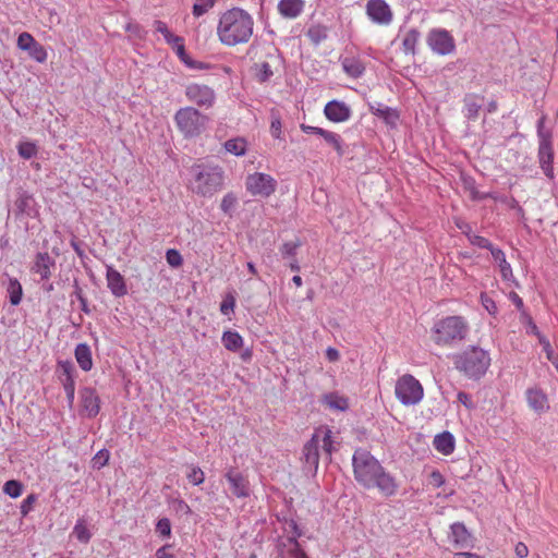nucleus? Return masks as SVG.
<instances>
[{
  "label": "nucleus",
  "mask_w": 558,
  "mask_h": 558,
  "mask_svg": "<svg viewBox=\"0 0 558 558\" xmlns=\"http://www.w3.org/2000/svg\"><path fill=\"white\" fill-rule=\"evenodd\" d=\"M355 481L366 489L376 488L383 496L396 495L399 485L380 462L365 449L355 450L352 457Z\"/></svg>",
  "instance_id": "f257e3e1"
},
{
  "label": "nucleus",
  "mask_w": 558,
  "mask_h": 558,
  "mask_svg": "<svg viewBox=\"0 0 558 558\" xmlns=\"http://www.w3.org/2000/svg\"><path fill=\"white\" fill-rule=\"evenodd\" d=\"M253 29L252 15L241 8H232L220 15L217 35L223 45L233 47L247 43L253 35Z\"/></svg>",
  "instance_id": "f03ea898"
},
{
  "label": "nucleus",
  "mask_w": 558,
  "mask_h": 558,
  "mask_svg": "<svg viewBox=\"0 0 558 558\" xmlns=\"http://www.w3.org/2000/svg\"><path fill=\"white\" fill-rule=\"evenodd\" d=\"M225 173L219 166L198 163L191 168L187 187L202 197H211L223 186Z\"/></svg>",
  "instance_id": "7ed1b4c3"
},
{
  "label": "nucleus",
  "mask_w": 558,
  "mask_h": 558,
  "mask_svg": "<svg viewBox=\"0 0 558 558\" xmlns=\"http://www.w3.org/2000/svg\"><path fill=\"white\" fill-rule=\"evenodd\" d=\"M333 450L331 430L327 427H319L312 438L304 445L302 459L308 472L315 474L318 469L320 454L330 460Z\"/></svg>",
  "instance_id": "20e7f679"
},
{
  "label": "nucleus",
  "mask_w": 558,
  "mask_h": 558,
  "mask_svg": "<svg viewBox=\"0 0 558 558\" xmlns=\"http://www.w3.org/2000/svg\"><path fill=\"white\" fill-rule=\"evenodd\" d=\"M490 364L489 355L483 349L472 347L454 357L457 369L470 378L483 376Z\"/></svg>",
  "instance_id": "39448f33"
},
{
  "label": "nucleus",
  "mask_w": 558,
  "mask_h": 558,
  "mask_svg": "<svg viewBox=\"0 0 558 558\" xmlns=\"http://www.w3.org/2000/svg\"><path fill=\"white\" fill-rule=\"evenodd\" d=\"M468 333V325L460 316L446 317L434 326V341L440 345H449L461 341Z\"/></svg>",
  "instance_id": "423d86ee"
},
{
  "label": "nucleus",
  "mask_w": 558,
  "mask_h": 558,
  "mask_svg": "<svg viewBox=\"0 0 558 558\" xmlns=\"http://www.w3.org/2000/svg\"><path fill=\"white\" fill-rule=\"evenodd\" d=\"M395 395L403 405H415L422 401L424 389L414 376L405 374L398 378Z\"/></svg>",
  "instance_id": "0eeeda50"
},
{
  "label": "nucleus",
  "mask_w": 558,
  "mask_h": 558,
  "mask_svg": "<svg viewBox=\"0 0 558 558\" xmlns=\"http://www.w3.org/2000/svg\"><path fill=\"white\" fill-rule=\"evenodd\" d=\"M175 123L185 136L198 135L205 117L193 107L181 108L174 116Z\"/></svg>",
  "instance_id": "6e6552de"
},
{
  "label": "nucleus",
  "mask_w": 558,
  "mask_h": 558,
  "mask_svg": "<svg viewBox=\"0 0 558 558\" xmlns=\"http://www.w3.org/2000/svg\"><path fill=\"white\" fill-rule=\"evenodd\" d=\"M245 187L252 196L269 197L277 189V181L270 174L255 172L246 177Z\"/></svg>",
  "instance_id": "1a4fd4ad"
},
{
  "label": "nucleus",
  "mask_w": 558,
  "mask_h": 558,
  "mask_svg": "<svg viewBox=\"0 0 558 558\" xmlns=\"http://www.w3.org/2000/svg\"><path fill=\"white\" fill-rule=\"evenodd\" d=\"M426 41L432 51L439 56H448L456 50L453 37L448 31L442 28L432 29Z\"/></svg>",
  "instance_id": "9d476101"
},
{
  "label": "nucleus",
  "mask_w": 558,
  "mask_h": 558,
  "mask_svg": "<svg viewBox=\"0 0 558 558\" xmlns=\"http://www.w3.org/2000/svg\"><path fill=\"white\" fill-rule=\"evenodd\" d=\"M185 96L189 101L204 108H209L215 102V92L211 87L192 83L185 87Z\"/></svg>",
  "instance_id": "9b49d317"
},
{
  "label": "nucleus",
  "mask_w": 558,
  "mask_h": 558,
  "mask_svg": "<svg viewBox=\"0 0 558 558\" xmlns=\"http://www.w3.org/2000/svg\"><path fill=\"white\" fill-rule=\"evenodd\" d=\"M17 48L26 51L28 56L39 63H44L47 60V51L43 45L35 40L32 34L22 33L17 37Z\"/></svg>",
  "instance_id": "f8f14e48"
},
{
  "label": "nucleus",
  "mask_w": 558,
  "mask_h": 558,
  "mask_svg": "<svg viewBox=\"0 0 558 558\" xmlns=\"http://www.w3.org/2000/svg\"><path fill=\"white\" fill-rule=\"evenodd\" d=\"M366 14L369 20L379 25H389L392 21V11L385 0H368Z\"/></svg>",
  "instance_id": "ddd939ff"
},
{
  "label": "nucleus",
  "mask_w": 558,
  "mask_h": 558,
  "mask_svg": "<svg viewBox=\"0 0 558 558\" xmlns=\"http://www.w3.org/2000/svg\"><path fill=\"white\" fill-rule=\"evenodd\" d=\"M225 478L229 484V489L231 494L238 498H246L250 496V483L248 480L239 471L233 468H230L226 474Z\"/></svg>",
  "instance_id": "4468645a"
},
{
  "label": "nucleus",
  "mask_w": 558,
  "mask_h": 558,
  "mask_svg": "<svg viewBox=\"0 0 558 558\" xmlns=\"http://www.w3.org/2000/svg\"><path fill=\"white\" fill-rule=\"evenodd\" d=\"M326 118L336 123L348 121L351 117V108L343 101L330 100L324 108Z\"/></svg>",
  "instance_id": "2eb2a0df"
},
{
  "label": "nucleus",
  "mask_w": 558,
  "mask_h": 558,
  "mask_svg": "<svg viewBox=\"0 0 558 558\" xmlns=\"http://www.w3.org/2000/svg\"><path fill=\"white\" fill-rule=\"evenodd\" d=\"M82 410L88 417H94L99 413L100 401L96 391L92 388H84L81 391Z\"/></svg>",
  "instance_id": "dca6fc26"
},
{
  "label": "nucleus",
  "mask_w": 558,
  "mask_h": 558,
  "mask_svg": "<svg viewBox=\"0 0 558 558\" xmlns=\"http://www.w3.org/2000/svg\"><path fill=\"white\" fill-rule=\"evenodd\" d=\"M538 160L544 174L549 179H554V148L551 142H541L538 148Z\"/></svg>",
  "instance_id": "f3484780"
},
{
  "label": "nucleus",
  "mask_w": 558,
  "mask_h": 558,
  "mask_svg": "<svg viewBox=\"0 0 558 558\" xmlns=\"http://www.w3.org/2000/svg\"><path fill=\"white\" fill-rule=\"evenodd\" d=\"M369 110L373 114L381 119L390 128H395L399 121L398 111L381 102L375 101L369 104Z\"/></svg>",
  "instance_id": "a211bd4d"
},
{
  "label": "nucleus",
  "mask_w": 558,
  "mask_h": 558,
  "mask_svg": "<svg viewBox=\"0 0 558 558\" xmlns=\"http://www.w3.org/2000/svg\"><path fill=\"white\" fill-rule=\"evenodd\" d=\"M106 278H107V286L114 296L121 298L128 293V289H126V284H125L123 276L118 270H116L113 267H111V266L107 267Z\"/></svg>",
  "instance_id": "6ab92c4d"
},
{
  "label": "nucleus",
  "mask_w": 558,
  "mask_h": 558,
  "mask_svg": "<svg viewBox=\"0 0 558 558\" xmlns=\"http://www.w3.org/2000/svg\"><path fill=\"white\" fill-rule=\"evenodd\" d=\"M526 401L529 407L537 413H543L549 409L547 396L539 388L527 389Z\"/></svg>",
  "instance_id": "aec40b11"
},
{
  "label": "nucleus",
  "mask_w": 558,
  "mask_h": 558,
  "mask_svg": "<svg viewBox=\"0 0 558 558\" xmlns=\"http://www.w3.org/2000/svg\"><path fill=\"white\" fill-rule=\"evenodd\" d=\"M304 5L303 0H280L277 8L282 17L293 20L301 15Z\"/></svg>",
  "instance_id": "412c9836"
},
{
  "label": "nucleus",
  "mask_w": 558,
  "mask_h": 558,
  "mask_svg": "<svg viewBox=\"0 0 558 558\" xmlns=\"http://www.w3.org/2000/svg\"><path fill=\"white\" fill-rule=\"evenodd\" d=\"M54 266V260L48 253H38L35 257L32 270L38 274L43 280L50 278L51 268Z\"/></svg>",
  "instance_id": "4be33fe9"
},
{
  "label": "nucleus",
  "mask_w": 558,
  "mask_h": 558,
  "mask_svg": "<svg viewBox=\"0 0 558 558\" xmlns=\"http://www.w3.org/2000/svg\"><path fill=\"white\" fill-rule=\"evenodd\" d=\"M340 62L344 73L352 78L361 77L365 71L364 63L356 57H344L340 59Z\"/></svg>",
  "instance_id": "5701e85b"
},
{
  "label": "nucleus",
  "mask_w": 558,
  "mask_h": 558,
  "mask_svg": "<svg viewBox=\"0 0 558 558\" xmlns=\"http://www.w3.org/2000/svg\"><path fill=\"white\" fill-rule=\"evenodd\" d=\"M449 538L457 547H468L470 543V533L463 523L456 522L450 526Z\"/></svg>",
  "instance_id": "b1692460"
},
{
  "label": "nucleus",
  "mask_w": 558,
  "mask_h": 558,
  "mask_svg": "<svg viewBox=\"0 0 558 558\" xmlns=\"http://www.w3.org/2000/svg\"><path fill=\"white\" fill-rule=\"evenodd\" d=\"M323 404L332 411H347L349 409V399L339 392H329L324 395Z\"/></svg>",
  "instance_id": "393cba45"
},
{
  "label": "nucleus",
  "mask_w": 558,
  "mask_h": 558,
  "mask_svg": "<svg viewBox=\"0 0 558 558\" xmlns=\"http://www.w3.org/2000/svg\"><path fill=\"white\" fill-rule=\"evenodd\" d=\"M463 114L469 120H475L483 106V98L477 95H466L464 97Z\"/></svg>",
  "instance_id": "a878e982"
},
{
  "label": "nucleus",
  "mask_w": 558,
  "mask_h": 558,
  "mask_svg": "<svg viewBox=\"0 0 558 558\" xmlns=\"http://www.w3.org/2000/svg\"><path fill=\"white\" fill-rule=\"evenodd\" d=\"M75 359L80 367L88 372L93 367V359L90 348L86 343H80L75 348Z\"/></svg>",
  "instance_id": "bb28decb"
},
{
  "label": "nucleus",
  "mask_w": 558,
  "mask_h": 558,
  "mask_svg": "<svg viewBox=\"0 0 558 558\" xmlns=\"http://www.w3.org/2000/svg\"><path fill=\"white\" fill-rule=\"evenodd\" d=\"M434 447L440 453L448 456L454 450V438L450 433L444 432L435 437Z\"/></svg>",
  "instance_id": "cd10ccee"
},
{
  "label": "nucleus",
  "mask_w": 558,
  "mask_h": 558,
  "mask_svg": "<svg viewBox=\"0 0 558 558\" xmlns=\"http://www.w3.org/2000/svg\"><path fill=\"white\" fill-rule=\"evenodd\" d=\"M492 256L494 260L498 264L501 276L505 280H510L512 278V268L510 264L506 259L505 253L500 248H492Z\"/></svg>",
  "instance_id": "c85d7f7f"
},
{
  "label": "nucleus",
  "mask_w": 558,
  "mask_h": 558,
  "mask_svg": "<svg viewBox=\"0 0 558 558\" xmlns=\"http://www.w3.org/2000/svg\"><path fill=\"white\" fill-rule=\"evenodd\" d=\"M221 341L225 348L232 352H236L243 347V338L236 331H225Z\"/></svg>",
  "instance_id": "c756f323"
},
{
  "label": "nucleus",
  "mask_w": 558,
  "mask_h": 558,
  "mask_svg": "<svg viewBox=\"0 0 558 558\" xmlns=\"http://www.w3.org/2000/svg\"><path fill=\"white\" fill-rule=\"evenodd\" d=\"M7 292L9 294L10 303L12 305H19L21 303L23 289L17 279L9 278Z\"/></svg>",
  "instance_id": "7c9ffc66"
},
{
  "label": "nucleus",
  "mask_w": 558,
  "mask_h": 558,
  "mask_svg": "<svg viewBox=\"0 0 558 558\" xmlns=\"http://www.w3.org/2000/svg\"><path fill=\"white\" fill-rule=\"evenodd\" d=\"M306 36L314 45H319L327 38L328 29L326 26L320 24L312 25L307 29Z\"/></svg>",
  "instance_id": "2f4dec72"
},
{
  "label": "nucleus",
  "mask_w": 558,
  "mask_h": 558,
  "mask_svg": "<svg viewBox=\"0 0 558 558\" xmlns=\"http://www.w3.org/2000/svg\"><path fill=\"white\" fill-rule=\"evenodd\" d=\"M420 39V32L412 28L410 29L402 39V48L405 53L413 54L415 52L416 44Z\"/></svg>",
  "instance_id": "473e14b6"
},
{
  "label": "nucleus",
  "mask_w": 558,
  "mask_h": 558,
  "mask_svg": "<svg viewBox=\"0 0 558 558\" xmlns=\"http://www.w3.org/2000/svg\"><path fill=\"white\" fill-rule=\"evenodd\" d=\"M154 25H155V29L158 33L162 34V36H163L165 40L167 41V44L173 46V45L178 44L179 41H183L182 37L177 36V35L172 34L169 31V28H168V26H167V24L165 22H162V21H155Z\"/></svg>",
  "instance_id": "72a5a7b5"
},
{
  "label": "nucleus",
  "mask_w": 558,
  "mask_h": 558,
  "mask_svg": "<svg viewBox=\"0 0 558 558\" xmlns=\"http://www.w3.org/2000/svg\"><path fill=\"white\" fill-rule=\"evenodd\" d=\"M255 77L259 83H265L274 75L271 65L268 62L254 64Z\"/></svg>",
  "instance_id": "f704fd0d"
},
{
  "label": "nucleus",
  "mask_w": 558,
  "mask_h": 558,
  "mask_svg": "<svg viewBox=\"0 0 558 558\" xmlns=\"http://www.w3.org/2000/svg\"><path fill=\"white\" fill-rule=\"evenodd\" d=\"M539 343L543 347V351L545 352L547 360L550 361L558 373V355L554 352L549 340L543 336H539Z\"/></svg>",
  "instance_id": "c9c22d12"
},
{
  "label": "nucleus",
  "mask_w": 558,
  "mask_h": 558,
  "mask_svg": "<svg viewBox=\"0 0 558 558\" xmlns=\"http://www.w3.org/2000/svg\"><path fill=\"white\" fill-rule=\"evenodd\" d=\"M216 0H196L193 5V15L199 17L207 13L214 5Z\"/></svg>",
  "instance_id": "e433bc0d"
},
{
  "label": "nucleus",
  "mask_w": 558,
  "mask_h": 558,
  "mask_svg": "<svg viewBox=\"0 0 558 558\" xmlns=\"http://www.w3.org/2000/svg\"><path fill=\"white\" fill-rule=\"evenodd\" d=\"M73 534L82 543H88L90 539V533L83 521H77L73 529Z\"/></svg>",
  "instance_id": "4c0bfd02"
},
{
  "label": "nucleus",
  "mask_w": 558,
  "mask_h": 558,
  "mask_svg": "<svg viewBox=\"0 0 558 558\" xmlns=\"http://www.w3.org/2000/svg\"><path fill=\"white\" fill-rule=\"evenodd\" d=\"M186 477L193 485H201L205 481V474L198 466H190L186 472Z\"/></svg>",
  "instance_id": "58836bf2"
},
{
  "label": "nucleus",
  "mask_w": 558,
  "mask_h": 558,
  "mask_svg": "<svg viewBox=\"0 0 558 558\" xmlns=\"http://www.w3.org/2000/svg\"><path fill=\"white\" fill-rule=\"evenodd\" d=\"M64 372L66 374V377L63 381V387H64L69 402L72 403L74 401V395H75V383L69 372V367H65Z\"/></svg>",
  "instance_id": "ea45409f"
},
{
  "label": "nucleus",
  "mask_w": 558,
  "mask_h": 558,
  "mask_svg": "<svg viewBox=\"0 0 558 558\" xmlns=\"http://www.w3.org/2000/svg\"><path fill=\"white\" fill-rule=\"evenodd\" d=\"M236 203L238 199L235 195L232 193H228L222 197L220 208L225 214L231 215L235 208Z\"/></svg>",
  "instance_id": "a19ab883"
},
{
  "label": "nucleus",
  "mask_w": 558,
  "mask_h": 558,
  "mask_svg": "<svg viewBox=\"0 0 558 558\" xmlns=\"http://www.w3.org/2000/svg\"><path fill=\"white\" fill-rule=\"evenodd\" d=\"M3 492L12 498H17L22 494V484L17 481H8L3 486Z\"/></svg>",
  "instance_id": "79ce46f5"
},
{
  "label": "nucleus",
  "mask_w": 558,
  "mask_h": 558,
  "mask_svg": "<svg viewBox=\"0 0 558 558\" xmlns=\"http://www.w3.org/2000/svg\"><path fill=\"white\" fill-rule=\"evenodd\" d=\"M225 149L234 156H242L246 151L245 142H225Z\"/></svg>",
  "instance_id": "37998d69"
},
{
  "label": "nucleus",
  "mask_w": 558,
  "mask_h": 558,
  "mask_svg": "<svg viewBox=\"0 0 558 558\" xmlns=\"http://www.w3.org/2000/svg\"><path fill=\"white\" fill-rule=\"evenodd\" d=\"M465 233H466L468 239H469L471 244L476 245V246L482 247V248H487L490 252H492V248H495L487 239H485V238H483L481 235L471 233V232H466L465 231Z\"/></svg>",
  "instance_id": "c03bdc74"
},
{
  "label": "nucleus",
  "mask_w": 558,
  "mask_h": 558,
  "mask_svg": "<svg viewBox=\"0 0 558 558\" xmlns=\"http://www.w3.org/2000/svg\"><path fill=\"white\" fill-rule=\"evenodd\" d=\"M17 149L19 154L25 159H29L37 151L34 142H20Z\"/></svg>",
  "instance_id": "a18cd8bd"
},
{
  "label": "nucleus",
  "mask_w": 558,
  "mask_h": 558,
  "mask_svg": "<svg viewBox=\"0 0 558 558\" xmlns=\"http://www.w3.org/2000/svg\"><path fill=\"white\" fill-rule=\"evenodd\" d=\"M156 532L163 537H169L171 535V523L169 519H160L156 524Z\"/></svg>",
  "instance_id": "49530a36"
},
{
  "label": "nucleus",
  "mask_w": 558,
  "mask_h": 558,
  "mask_svg": "<svg viewBox=\"0 0 558 558\" xmlns=\"http://www.w3.org/2000/svg\"><path fill=\"white\" fill-rule=\"evenodd\" d=\"M167 262L172 267H179L182 265V256L175 250H168L166 254Z\"/></svg>",
  "instance_id": "de8ad7c7"
},
{
  "label": "nucleus",
  "mask_w": 558,
  "mask_h": 558,
  "mask_svg": "<svg viewBox=\"0 0 558 558\" xmlns=\"http://www.w3.org/2000/svg\"><path fill=\"white\" fill-rule=\"evenodd\" d=\"M108 460H109V452L107 450H100L93 458V463H94L95 468L100 469L107 464Z\"/></svg>",
  "instance_id": "09e8293b"
},
{
  "label": "nucleus",
  "mask_w": 558,
  "mask_h": 558,
  "mask_svg": "<svg viewBox=\"0 0 558 558\" xmlns=\"http://www.w3.org/2000/svg\"><path fill=\"white\" fill-rule=\"evenodd\" d=\"M32 197L25 193L21 194L20 197L16 199V207L19 208V210L21 213H26L31 203H32Z\"/></svg>",
  "instance_id": "8fccbe9b"
},
{
  "label": "nucleus",
  "mask_w": 558,
  "mask_h": 558,
  "mask_svg": "<svg viewBox=\"0 0 558 558\" xmlns=\"http://www.w3.org/2000/svg\"><path fill=\"white\" fill-rule=\"evenodd\" d=\"M298 246L299 244L295 242H286L282 244L280 252L284 257H290L295 255Z\"/></svg>",
  "instance_id": "3c124183"
},
{
  "label": "nucleus",
  "mask_w": 558,
  "mask_h": 558,
  "mask_svg": "<svg viewBox=\"0 0 558 558\" xmlns=\"http://www.w3.org/2000/svg\"><path fill=\"white\" fill-rule=\"evenodd\" d=\"M545 124H546L545 118H541L537 122V133H538L539 140H549L550 138V133L546 129Z\"/></svg>",
  "instance_id": "603ef678"
},
{
  "label": "nucleus",
  "mask_w": 558,
  "mask_h": 558,
  "mask_svg": "<svg viewBox=\"0 0 558 558\" xmlns=\"http://www.w3.org/2000/svg\"><path fill=\"white\" fill-rule=\"evenodd\" d=\"M35 501H36L35 495H29L23 500V502L21 505V512L23 515H26L32 510Z\"/></svg>",
  "instance_id": "864d4df0"
},
{
  "label": "nucleus",
  "mask_w": 558,
  "mask_h": 558,
  "mask_svg": "<svg viewBox=\"0 0 558 558\" xmlns=\"http://www.w3.org/2000/svg\"><path fill=\"white\" fill-rule=\"evenodd\" d=\"M172 48L175 50L178 57L180 58V60L182 62H184L185 60H189V56L185 51V47H184V40L183 41H179L178 44L173 45Z\"/></svg>",
  "instance_id": "5fc2aeb1"
},
{
  "label": "nucleus",
  "mask_w": 558,
  "mask_h": 558,
  "mask_svg": "<svg viewBox=\"0 0 558 558\" xmlns=\"http://www.w3.org/2000/svg\"><path fill=\"white\" fill-rule=\"evenodd\" d=\"M304 131L310 134H318L325 137V140H335L331 134H327L323 129L315 126H303Z\"/></svg>",
  "instance_id": "6e6d98bb"
},
{
  "label": "nucleus",
  "mask_w": 558,
  "mask_h": 558,
  "mask_svg": "<svg viewBox=\"0 0 558 558\" xmlns=\"http://www.w3.org/2000/svg\"><path fill=\"white\" fill-rule=\"evenodd\" d=\"M514 554L518 558H525L529 555V548L524 543L519 542L514 546Z\"/></svg>",
  "instance_id": "4d7b16f0"
},
{
  "label": "nucleus",
  "mask_w": 558,
  "mask_h": 558,
  "mask_svg": "<svg viewBox=\"0 0 558 558\" xmlns=\"http://www.w3.org/2000/svg\"><path fill=\"white\" fill-rule=\"evenodd\" d=\"M429 478L430 484L435 487H440L445 483L444 476L438 471H433Z\"/></svg>",
  "instance_id": "13d9d810"
},
{
  "label": "nucleus",
  "mask_w": 558,
  "mask_h": 558,
  "mask_svg": "<svg viewBox=\"0 0 558 558\" xmlns=\"http://www.w3.org/2000/svg\"><path fill=\"white\" fill-rule=\"evenodd\" d=\"M280 132H281V122H280L279 119H274L271 121V125H270L271 136L275 137V138H279L280 137Z\"/></svg>",
  "instance_id": "bf43d9fd"
},
{
  "label": "nucleus",
  "mask_w": 558,
  "mask_h": 558,
  "mask_svg": "<svg viewBox=\"0 0 558 558\" xmlns=\"http://www.w3.org/2000/svg\"><path fill=\"white\" fill-rule=\"evenodd\" d=\"M458 401L460 403H462L468 409H472L473 408V402L471 400V397L468 393L463 392V391H460L458 393Z\"/></svg>",
  "instance_id": "052dcab7"
},
{
  "label": "nucleus",
  "mask_w": 558,
  "mask_h": 558,
  "mask_svg": "<svg viewBox=\"0 0 558 558\" xmlns=\"http://www.w3.org/2000/svg\"><path fill=\"white\" fill-rule=\"evenodd\" d=\"M233 307H234V301L233 300H230V301L226 300L220 305V312L223 315H228L230 312L233 311Z\"/></svg>",
  "instance_id": "680f3d73"
},
{
  "label": "nucleus",
  "mask_w": 558,
  "mask_h": 558,
  "mask_svg": "<svg viewBox=\"0 0 558 558\" xmlns=\"http://www.w3.org/2000/svg\"><path fill=\"white\" fill-rule=\"evenodd\" d=\"M170 545H165L157 549L156 551V558H174V556L170 553H168V548Z\"/></svg>",
  "instance_id": "e2e57ef3"
},
{
  "label": "nucleus",
  "mask_w": 558,
  "mask_h": 558,
  "mask_svg": "<svg viewBox=\"0 0 558 558\" xmlns=\"http://www.w3.org/2000/svg\"><path fill=\"white\" fill-rule=\"evenodd\" d=\"M327 359L331 362H335L339 359V352L338 350L333 348H328L326 351Z\"/></svg>",
  "instance_id": "0e129e2a"
},
{
  "label": "nucleus",
  "mask_w": 558,
  "mask_h": 558,
  "mask_svg": "<svg viewBox=\"0 0 558 558\" xmlns=\"http://www.w3.org/2000/svg\"><path fill=\"white\" fill-rule=\"evenodd\" d=\"M453 558H483V557H481L477 554L462 551V553L454 554Z\"/></svg>",
  "instance_id": "69168bd1"
},
{
  "label": "nucleus",
  "mask_w": 558,
  "mask_h": 558,
  "mask_svg": "<svg viewBox=\"0 0 558 558\" xmlns=\"http://www.w3.org/2000/svg\"><path fill=\"white\" fill-rule=\"evenodd\" d=\"M484 305L489 313H494L496 311V305L492 300H485Z\"/></svg>",
  "instance_id": "338daca9"
},
{
  "label": "nucleus",
  "mask_w": 558,
  "mask_h": 558,
  "mask_svg": "<svg viewBox=\"0 0 558 558\" xmlns=\"http://www.w3.org/2000/svg\"><path fill=\"white\" fill-rule=\"evenodd\" d=\"M295 545L299 546L298 543ZM293 557L294 558H308L306 556V554L303 550H301L299 547L295 548V553H294Z\"/></svg>",
  "instance_id": "774afa93"
}]
</instances>
